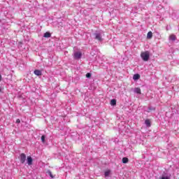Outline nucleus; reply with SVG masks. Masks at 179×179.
Listing matches in <instances>:
<instances>
[{"label":"nucleus","instance_id":"nucleus-1","mask_svg":"<svg viewBox=\"0 0 179 179\" xmlns=\"http://www.w3.org/2000/svg\"><path fill=\"white\" fill-rule=\"evenodd\" d=\"M141 57L143 61L148 62L149 61V58H150V53L149 51L143 52L141 53Z\"/></svg>","mask_w":179,"mask_h":179},{"label":"nucleus","instance_id":"nucleus-2","mask_svg":"<svg viewBox=\"0 0 179 179\" xmlns=\"http://www.w3.org/2000/svg\"><path fill=\"white\" fill-rule=\"evenodd\" d=\"M94 38L98 41H103V37L101 36V32L100 31H96L93 34Z\"/></svg>","mask_w":179,"mask_h":179},{"label":"nucleus","instance_id":"nucleus-3","mask_svg":"<svg viewBox=\"0 0 179 179\" xmlns=\"http://www.w3.org/2000/svg\"><path fill=\"white\" fill-rule=\"evenodd\" d=\"M18 159L22 164H24V162H26V154L21 153Z\"/></svg>","mask_w":179,"mask_h":179},{"label":"nucleus","instance_id":"nucleus-4","mask_svg":"<svg viewBox=\"0 0 179 179\" xmlns=\"http://www.w3.org/2000/svg\"><path fill=\"white\" fill-rule=\"evenodd\" d=\"M74 58L75 59H80L82 58V52H74Z\"/></svg>","mask_w":179,"mask_h":179},{"label":"nucleus","instance_id":"nucleus-5","mask_svg":"<svg viewBox=\"0 0 179 179\" xmlns=\"http://www.w3.org/2000/svg\"><path fill=\"white\" fill-rule=\"evenodd\" d=\"M27 162L28 166H31V164H33V158L30 156H28L27 158Z\"/></svg>","mask_w":179,"mask_h":179},{"label":"nucleus","instance_id":"nucleus-6","mask_svg":"<svg viewBox=\"0 0 179 179\" xmlns=\"http://www.w3.org/2000/svg\"><path fill=\"white\" fill-rule=\"evenodd\" d=\"M169 40H171V41H176V40H177V36H176V35L174 34H171L169 36Z\"/></svg>","mask_w":179,"mask_h":179},{"label":"nucleus","instance_id":"nucleus-7","mask_svg":"<svg viewBox=\"0 0 179 179\" xmlns=\"http://www.w3.org/2000/svg\"><path fill=\"white\" fill-rule=\"evenodd\" d=\"M34 73L35 75H36V76H41V75H42L41 71H40V70H35L34 71Z\"/></svg>","mask_w":179,"mask_h":179},{"label":"nucleus","instance_id":"nucleus-8","mask_svg":"<svg viewBox=\"0 0 179 179\" xmlns=\"http://www.w3.org/2000/svg\"><path fill=\"white\" fill-rule=\"evenodd\" d=\"M141 78V75L139 74H134L133 76L134 80H138Z\"/></svg>","mask_w":179,"mask_h":179},{"label":"nucleus","instance_id":"nucleus-9","mask_svg":"<svg viewBox=\"0 0 179 179\" xmlns=\"http://www.w3.org/2000/svg\"><path fill=\"white\" fill-rule=\"evenodd\" d=\"M43 37H45V38H50V37H51V33L50 32H46L44 34Z\"/></svg>","mask_w":179,"mask_h":179},{"label":"nucleus","instance_id":"nucleus-10","mask_svg":"<svg viewBox=\"0 0 179 179\" xmlns=\"http://www.w3.org/2000/svg\"><path fill=\"white\" fill-rule=\"evenodd\" d=\"M129 162V159L127 157H123L122 158V163L124 164H127Z\"/></svg>","mask_w":179,"mask_h":179},{"label":"nucleus","instance_id":"nucleus-11","mask_svg":"<svg viewBox=\"0 0 179 179\" xmlns=\"http://www.w3.org/2000/svg\"><path fill=\"white\" fill-rule=\"evenodd\" d=\"M134 93H137V94H141V88L139 87H136L134 89Z\"/></svg>","mask_w":179,"mask_h":179},{"label":"nucleus","instance_id":"nucleus-12","mask_svg":"<svg viewBox=\"0 0 179 179\" xmlns=\"http://www.w3.org/2000/svg\"><path fill=\"white\" fill-rule=\"evenodd\" d=\"M153 37V33L152 31H149L147 34V38H152Z\"/></svg>","mask_w":179,"mask_h":179},{"label":"nucleus","instance_id":"nucleus-13","mask_svg":"<svg viewBox=\"0 0 179 179\" xmlns=\"http://www.w3.org/2000/svg\"><path fill=\"white\" fill-rule=\"evenodd\" d=\"M110 104H111L112 106H117V100H116V99H112V100L110 101Z\"/></svg>","mask_w":179,"mask_h":179},{"label":"nucleus","instance_id":"nucleus-14","mask_svg":"<svg viewBox=\"0 0 179 179\" xmlns=\"http://www.w3.org/2000/svg\"><path fill=\"white\" fill-rule=\"evenodd\" d=\"M145 124L146 127H150V120H145Z\"/></svg>","mask_w":179,"mask_h":179},{"label":"nucleus","instance_id":"nucleus-15","mask_svg":"<svg viewBox=\"0 0 179 179\" xmlns=\"http://www.w3.org/2000/svg\"><path fill=\"white\" fill-rule=\"evenodd\" d=\"M155 110H156V108H153L152 106H149L148 107V113H150V111H155Z\"/></svg>","mask_w":179,"mask_h":179},{"label":"nucleus","instance_id":"nucleus-16","mask_svg":"<svg viewBox=\"0 0 179 179\" xmlns=\"http://www.w3.org/2000/svg\"><path fill=\"white\" fill-rule=\"evenodd\" d=\"M41 139L43 143H45V136L44 135H43L41 136Z\"/></svg>","mask_w":179,"mask_h":179},{"label":"nucleus","instance_id":"nucleus-17","mask_svg":"<svg viewBox=\"0 0 179 179\" xmlns=\"http://www.w3.org/2000/svg\"><path fill=\"white\" fill-rule=\"evenodd\" d=\"M105 177H108L110 176V171H107L104 173Z\"/></svg>","mask_w":179,"mask_h":179},{"label":"nucleus","instance_id":"nucleus-18","mask_svg":"<svg viewBox=\"0 0 179 179\" xmlns=\"http://www.w3.org/2000/svg\"><path fill=\"white\" fill-rule=\"evenodd\" d=\"M48 174H49V176H50V177H51V178H54V176H52V173L51 172V171H48Z\"/></svg>","mask_w":179,"mask_h":179},{"label":"nucleus","instance_id":"nucleus-19","mask_svg":"<svg viewBox=\"0 0 179 179\" xmlns=\"http://www.w3.org/2000/svg\"><path fill=\"white\" fill-rule=\"evenodd\" d=\"M161 179H170V177H169V176H164V175H162Z\"/></svg>","mask_w":179,"mask_h":179},{"label":"nucleus","instance_id":"nucleus-20","mask_svg":"<svg viewBox=\"0 0 179 179\" xmlns=\"http://www.w3.org/2000/svg\"><path fill=\"white\" fill-rule=\"evenodd\" d=\"M86 78H92V73H87L86 74Z\"/></svg>","mask_w":179,"mask_h":179},{"label":"nucleus","instance_id":"nucleus-21","mask_svg":"<svg viewBox=\"0 0 179 179\" xmlns=\"http://www.w3.org/2000/svg\"><path fill=\"white\" fill-rule=\"evenodd\" d=\"M16 123L17 124H20V119H17Z\"/></svg>","mask_w":179,"mask_h":179},{"label":"nucleus","instance_id":"nucleus-22","mask_svg":"<svg viewBox=\"0 0 179 179\" xmlns=\"http://www.w3.org/2000/svg\"><path fill=\"white\" fill-rule=\"evenodd\" d=\"M1 80H2V76H1V74H0V82H1Z\"/></svg>","mask_w":179,"mask_h":179},{"label":"nucleus","instance_id":"nucleus-23","mask_svg":"<svg viewBox=\"0 0 179 179\" xmlns=\"http://www.w3.org/2000/svg\"><path fill=\"white\" fill-rule=\"evenodd\" d=\"M1 88H0V92H1Z\"/></svg>","mask_w":179,"mask_h":179}]
</instances>
